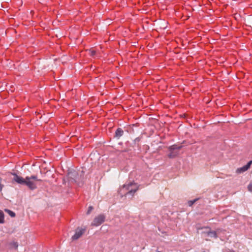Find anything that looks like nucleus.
I'll use <instances>...</instances> for the list:
<instances>
[{
  "label": "nucleus",
  "instance_id": "nucleus-1",
  "mask_svg": "<svg viewBox=\"0 0 252 252\" xmlns=\"http://www.w3.org/2000/svg\"><path fill=\"white\" fill-rule=\"evenodd\" d=\"M13 181L18 184L25 185L30 189L34 190L37 188L36 182H41L42 180L38 179L37 176L32 175L31 176H27L25 178L18 175L16 173H12Z\"/></svg>",
  "mask_w": 252,
  "mask_h": 252
},
{
  "label": "nucleus",
  "instance_id": "nucleus-2",
  "mask_svg": "<svg viewBox=\"0 0 252 252\" xmlns=\"http://www.w3.org/2000/svg\"><path fill=\"white\" fill-rule=\"evenodd\" d=\"M139 189V187L136 183H129L124 185L121 189L120 191H122L125 195L131 194L132 196Z\"/></svg>",
  "mask_w": 252,
  "mask_h": 252
},
{
  "label": "nucleus",
  "instance_id": "nucleus-3",
  "mask_svg": "<svg viewBox=\"0 0 252 252\" xmlns=\"http://www.w3.org/2000/svg\"><path fill=\"white\" fill-rule=\"evenodd\" d=\"M105 219V217L104 215H99L94 219L93 222L92 223L91 225L92 226H99L104 221Z\"/></svg>",
  "mask_w": 252,
  "mask_h": 252
},
{
  "label": "nucleus",
  "instance_id": "nucleus-4",
  "mask_svg": "<svg viewBox=\"0 0 252 252\" xmlns=\"http://www.w3.org/2000/svg\"><path fill=\"white\" fill-rule=\"evenodd\" d=\"M182 146H178L175 145H172V146H170L169 147V150L170 152L168 155V157L170 158H174L176 157L178 155V152H174V150H180L182 148Z\"/></svg>",
  "mask_w": 252,
  "mask_h": 252
},
{
  "label": "nucleus",
  "instance_id": "nucleus-5",
  "mask_svg": "<svg viewBox=\"0 0 252 252\" xmlns=\"http://www.w3.org/2000/svg\"><path fill=\"white\" fill-rule=\"evenodd\" d=\"M86 229L85 228H77L76 231L74 235L72 237V240H76L79 239L85 232Z\"/></svg>",
  "mask_w": 252,
  "mask_h": 252
},
{
  "label": "nucleus",
  "instance_id": "nucleus-6",
  "mask_svg": "<svg viewBox=\"0 0 252 252\" xmlns=\"http://www.w3.org/2000/svg\"><path fill=\"white\" fill-rule=\"evenodd\" d=\"M252 164V160L250 161L246 165L243 166V167L238 168L237 170V172L238 173H241L247 171L248 169L250 168L251 164Z\"/></svg>",
  "mask_w": 252,
  "mask_h": 252
},
{
  "label": "nucleus",
  "instance_id": "nucleus-7",
  "mask_svg": "<svg viewBox=\"0 0 252 252\" xmlns=\"http://www.w3.org/2000/svg\"><path fill=\"white\" fill-rule=\"evenodd\" d=\"M124 131L121 128H118L117 129L116 132H115V136L120 138L121 136H122L123 135Z\"/></svg>",
  "mask_w": 252,
  "mask_h": 252
},
{
  "label": "nucleus",
  "instance_id": "nucleus-8",
  "mask_svg": "<svg viewBox=\"0 0 252 252\" xmlns=\"http://www.w3.org/2000/svg\"><path fill=\"white\" fill-rule=\"evenodd\" d=\"M10 248L12 249H17L18 247V244L16 242H12L9 244Z\"/></svg>",
  "mask_w": 252,
  "mask_h": 252
},
{
  "label": "nucleus",
  "instance_id": "nucleus-9",
  "mask_svg": "<svg viewBox=\"0 0 252 252\" xmlns=\"http://www.w3.org/2000/svg\"><path fill=\"white\" fill-rule=\"evenodd\" d=\"M4 214L3 212L0 210V223H4Z\"/></svg>",
  "mask_w": 252,
  "mask_h": 252
},
{
  "label": "nucleus",
  "instance_id": "nucleus-10",
  "mask_svg": "<svg viewBox=\"0 0 252 252\" xmlns=\"http://www.w3.org/2000/svg\"><path fill=\"white\" fill-rule=\"evenodd\" d=\"M5 212H6V213H7L8 214V215L13 218V217H15V213L14 212H13V211L9 210V209H5L4 210Z\"/></svg>",
  "mask_w": 252,
  "mask_h": 252
},
{
  "label": "nucleus",
  "instance_id": "nucleus-11",
  "mask_svg": "<svg viewBox=\"0 0 252 252\" xmlns=\"http://www.w3.org/2000/svg\"><path fill=\"white\" fill-rule=\"evenodd\" d=\"M89 54L92 57H94L96 54V51L93 49H91L89 50Z\"/></svg>",
  "mask_w": 252,
  "mask_h": 252
},
{
  "label": "nucleus",
  "instance_id": "nucleus-12",
  "mask_svg": "<svg viewBox=\"0 0 252 252\" xmlns=\"http://www.w3.org/2000/svg\"><path fill=\"white\" fill-rule=\"evenodd\" d=\"M197 200V199H194L193 200L189 201V202H188L189 205L190 206H192L196 202V201Z\"/></svg>",
  "mask_w": 252,
  "mask_h": 252
},
{
  "label": "nucleus",
  "instance_id": "nucleus-13",
  "mask_svg": "<svg viewBox=\"0 0 252 252\" xmlns=\"http://www.w3.org/2000/svg\"><path fill=\"white\" fill-rule=\"evenodd\" d=\"M248 189L250 191L252 192V183H251L249 185Z\"/></svg>",
  "mask_w": 252,
  "mask_h": 252
},
{
  "label": "nucleus",
  "instance_id": "nucleus-14",
  "mask_svg": "<svg viewBox=\"0 0 252 252\" xmlns=\"http://www.w3.org/2000/svg\"><path fill=\"white\" fill-rule=\"evenodd\" d=\"M93 209V207L92 206H90L89 207V209H88L87 214H89Z\"/></svg>",
  "mask_w": 252,
  "mask_h": 252
},
{
  "label": "nucleus",
  "instance_id": "nucleus-15",
  "mask_svg": "<svg viewBox=\"0 0 252 252\" xmlns=\"http://www.w3.org/2000/svg\"><path fill=\"white\" fill-rule=\"evenodd\" d=\"M3 187V185L1 184V179L0 178V191H1Z\"/></svg>",
  "mask_w": 252,
  "mask_h": 252
}]
</instances>
